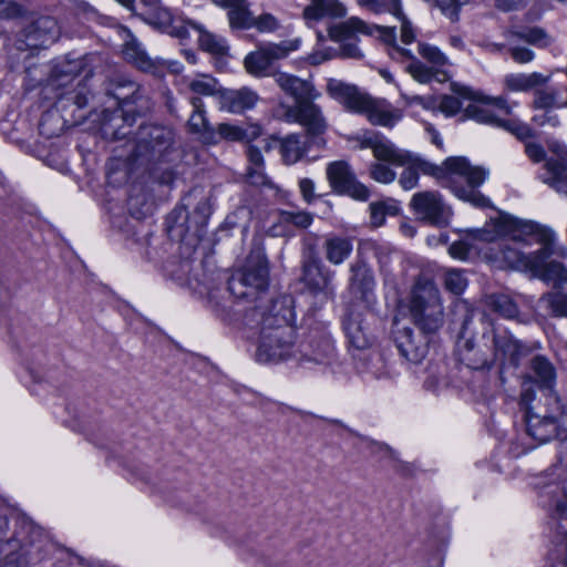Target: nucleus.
Returning <instances> with one entry per match:
<instances>
[{
    "instance_id": "3c124183",
    "label": "nucleus",
    "mask_w": 567,
    "mask_h": 567,
    "mask_svg": "<svg viewBox=\"0 0 567 567\" xmlns=\"http://www.w3.org/2000/svg\"><path fill=\"white\" fill-rule=\"evenodd\" d=\"M193 106V113L188 120L190 131L195 133H203L209 131V124L206 118L205 105L200 97L193 96L189 100Z\"/></svg>"
},
{
    "instance_id": "6e6552de",
    "label": "nucleus",
    "mask_w": 567,
    "mask_h": 567,
    "mask_svg": "<svg viewBox=\"0 0 567 567\" xmlns=\"http://www.w3.org/2000/svg\"><path fill=\"white\" fill-rule=\"evenodd\" d=\"M556 384V369L544 355H536L530 360L529 372L522 382L520 403H530L538 398L557 395L554 388Z\"/></svg>"
},
{
    "instance_id": "13d9d810",
    "label": "nucleus",
    "mask_w": 567,
    "mask_h": 567,
    "mask_svg": "<svg viewBox=\"0 0 567 567\" xmlns=\"http://www.w3.org/2000/svg\"><path fill=\"white\" fill-rule=\"evenodd\" d=\"M370 177L381 184H391L396 178V173L383 162H375L370 165Z\"/></svg>"
},
{
    "instance_id": "4be33fe9",
    "label": "nucleus",
    "mask_w": 567,
    "mask_h": 567,
    "mask_svg": "<svg viewBox=\"0 0 567 567\" xmlns=\"http://www.w3.org/2000/svg\"><path fill=\"white\" fill-rule=\"evenodd\" d=\"M555 153L557 157L545 162L539 173V179L557 194L567 198V147L558 146Z\"/></svg>"
},
{
    "instance_id": "37998d69",
    "label": "nucleus",
    "mask_w": 567,
    "mask_h": 567,
    "mask_svg": "<svg viewBox=\"0 0 567 567\" xmlns=\"http://www.w3.org/2000/svg\"><path fill=\"white\" fill-rule=\"evenodd\" d=\"M498 258V256H496ZM501 259H503L508 267L524 270V271H530V268L538 267V261H534V252L530 254H524L516 248H512L508 246H505L501 250Z\"/></svg>"
},
{
    "instance_id": "393cba45",
    "label": "nucleus",
    "mask_w": 567,
    "mask_h": 567,
    "mask_svg": "<svg viewBox=\"0 0 567 567\" xmlns=\"http://www.w3.org/2000/svg\"><path fill=\"white\" fill-rule=\"evenodd\" d=\"M551 476V473L540 475L534 485L545 505L555 507L560 515L567 517V480L560 484Z\"/></svg>"
},
{
    "instance_id": "20e7f679",
    "label": "nucleus",
    "mask_w": 567,
    "mask_h": 567,
    "mask_svg": "<svg viewBox=\"0 0 567 567\" xmlns=\"http://www.w3.org/2000/svg\"><path fill=\"white\" fill-rule=\"evenodd\" d=\"M331 39L336 41H344L352 39L358 34L374 35L377 34L385 43L391 44L389 54L393 59L406 58L411 62L406 65L405 70L411 76L420 83H429L435 76V69L433 66H426L420 60L415 59L411 51L408 49L400 48L395 44V31L394 28L370 25L363 20L351 17L329 29Z\"/></svg>"
},
{
    "instance_id": "4d7b16f0",
    "label": "nucleus",
    "mask_w": 567,
    "mask_h": 567,
    "mask_svg": "<svg viewBox=\"0 0 567 567\" xmlns=\"http://www.w3.org/2000/svg\"><path fill=\"white\" fill-rule=\"evenodd\" d=\"M471 251H481V247L472 243L466 233L461 240L454 241L449 248L450 255L461 260L466 259Z\"/></svg>"
},
{
    "instance_id": "72a5a7b5",
    "label": "nucleus",
    "mask_w": 567,
    "mask_h": 567,
    "mask_svg": "<svg viewBox=\"0 0 567 567\" xmlns=\"http://www.w3.org/2000/svg\"><path fill=\"white\" fill-rule=\"evenodd\" d=\"M353 245L350 238L337 235L327 236L323 243L326 258L332 265L343 264L351 255Z\"/></svg>"
},
{
    "instance_id": "0e129e2a",
    "label": "nucleus",
    "mask_w": 567,
    "mask_h": 567,
    "mask_svg": "<svg viewBox=\"0 0 567 567\" xmlns=\"http://www.w3.org/2000/svg\"><path fill=\"white\" fill-rule=\"evenodd\" d=\"M27 14V9L13 0H0V18L17 19Z\"/></svg>"
},
{
    "instance_id": "7c9ffc66",
    "label": "nucleus",
    "mask_w": 567,
    "mask_h": 567,
    "mask_svg": "<svg viewBox=\"0 0 567 567\" xmlns=\"http://www.w3.org/2000/svg\"><path fill=\"white\" fill-rule=\"evenodd\" d=\"M443 306L441 300H431L429 307L419 313H411L415 326L425 333H435L443 324Z\"/></svg>"
},
{
    "instance_id": "7ed1b4c3",
    "label": "nucleus",
    "mask_w": 567,
    "mask_h": 567,
    "mask_svg": "<svg viewBox=\"0 0 567 567\" xmlns=\"http://www.w3.org/2000/svg\"><path fill=\"white\" fill-rule=\"evenodd\" d=\"M328 94L352 113L364 115L373 125L392 127L401 118V110L385 99L373 97L355 85L330 79L327 83Z\"/></svg>"
},
{
    "instance_id": "603ef678",
    "label": "nucleus",
    "mask_w": 567,
    "mask_h": 567,
    "mask_svg": "<svg viewBox=\"0 0 567 567\" xmlns=\"http://www.w3.org/2000/svg\"><path fill=\"white\" fill-rule=\"evenodd\" d=\"M417 51L435 70L450 64L449 58L435 45L420 42Z\"/></svg>"
},
{
    "instance_id": "2eb2a0df",
    "label": "nucleus",
    "mask_w": 567,
    "mask_h": 567,
    "mask_svg": "<svg viewBox=\"0 0 567 567\" xmlns=\"http://www.w3.org/2000/svg\"><path fill=\"white\" fill-rule=\"evenodd\" d=\"M61 34L58 21L50 16H41L25 27L19 35L18 48L43 49L54 43Z\"/></svg>"
},
{
    "instance_id": "f257e3e1",
    "label": "nucleus",
    "mask_w": 567,
    "mask_h": 567,
    "mask_svg": "<svg viewBox=\"0 0 567 567\" xmlns=\"http://www.w3.org/2000/svg\"><path fill=\"white\" fill-rule=\"evenodd\" d=\"M290 312L282 300H274L269 306L258 305L246 312L245 326L258 332L256 359L259 362L276 363L296 355Z\"/></svg>"
},
{
    "instance_id": "6e6d98bb",
    "label": "nucleus",
    "mask_w": 567,
    "mask_h": 567,
    "mask_svg": "<svg viewBox=\"0 0 567 567\" xmlns=\"http://www.w3.org/2000/svg\"><path fill=\"white\" fill-rule=\"evenodd\" d=\"M360 7L374 13H398L400 0H357Z\"/></svg>"
},
{
    "instance_id": "aec40b11",
    "label": "nucleus",
    "mask_w": 567,
    "mask_h": 567,
    "mask_svg": "<svg viewBox=\"0 0 567 567\" xmlns=\"http://www.w3.org/2000/svg\"><path fill=\"white\" fill-rule=\"evenodd\" d=\"M334 354L332 340L328 336L310 337L296 349L293 359L303 367L326 365L331 362Z\"/></svg>"
},
{
    "instance_id": "c03bdc74",
    "label": "nucleus",
    "mask_w": 567,
    "mask_h": 567,
    "mask_svg": "<svg viewBox=\"0 0 567 567\" xmlns=\"http://www.w3.org/2000/svg\"><path fill=\"white\" fill-rule=\"evenodd\" d=\"M563 97L554 87H537L534 90L532 106L535 110L564 109Z\"/></svg>"
},
{
    "instance_id": "79ce46f5",
    "label": "nucleus",
    "mask_w": 567,
    "mask_h": 567,
    "mask_svg": "<svg viewBox=\"0 0 567 567\" xmlns=\"http://www.w3.org/2000/svg\"><path fill=\"white\" fill-rule=\"evenodd\" d=\"M484 305L487 309L499 313L506 319H516L518 317V307L515 301L507 295H487L484 298Z\"/></svg>"
},
{
    "instance_id": "864d4df0",
    "label": "nucleus",
    "mask_w": 567,
    "mask_h": 567,
    "mask_svg": "<svg viewBox=\"0 0 567 567\" xmlns=\"http://www.w3.org/2000/svg\"><path fill=\"white\" fill-rule=\"evenodd\" d=\"M540 302L545 305L547 309L555 317H566L567 318V295L561 291H554L545 293L540 298Z\"/></svg>"
},
{
    "instance_id": "1a4fd4ad",
    "label": "nucleus",
    "mask_w": 567,
    "mask_h": 567,
    "mask_svg": "<svg viewBox=\"0 0 567 567\" xmlns=\"http://www.w3.org/2000/svg\"><path fill=\"white\" fill-rule=\"evenodd\" d=\"M172 215L175 217L176 224L179 219H184L185 225L181 224L178 227H185V235H189L198 241L210 215L209 199L202 190L193 189L183 198L182 205Z\"/></svg>"
},
{
    "instance_id": "ddd939ff",
    "label": "nucleus",
    "mask_w": 567,
    "mask_h": 567,
    "mask_svg": "<svg viewBox=\"0 0 567 567\" xmlns=\"http://www.w3.org/2000/svg\"><path fill=\"white\" fill-rule=\"evenodd\" d=\"M313 101L308 99L300 103H295L287 111V117L288 121L296 122L306 128L311 143L322 145L324 143L322 135L326 133L328 124L321 107Z\"/></svg>"
},
{
    "instance_id": "bb28decb",
    "label": "nucleus",
    "mask_w": 567,
    "mask_h": 567,
    "mask_svg": "<svg viewBox=\"0 0 567 567\" xmlns=\"http://www.w3.org/2000/svg\"><path fill=\"white\" fill-rule=\"evenodd\" d=\"M403 171L399 177V184L404 190H411L417 186L420 174L433 176L436 179V165L410 153L405 155V163L398 164Z\"/></svg>"
},
{
    "instance_id": "c85d7f7f",
    "label": "nucleus",
    "mask_w": 567,
    "mask_h": 567,
    "mask_svg": "<svg viewBox=\"0 0 567 567\" xmlns=\"http://www.w3.org/2000/svg\"><path fill=\"white\" fill-rule=\"evenodd\" d=\"M551 75L540 72L509 73L504 76L503 85L507 92H528L549 82Z\"/></svg>"
},
{
    "instance_id": "09e8293b",
    "label": "nucleus",
    "mask_w": 567,
    "mask_h": 567,
    "mask_svg": "<svg viewBox=\"0 0 567 567\" xmlns=\"http://www.w3.org/2000/svg\"><path fill=\"white\" fill-rule=\"evenodd\" d=\"M515 33L519 40L537 48H547L554 43V38L539 27L515 30Z\"/></svg>"
},
{
    "instance_id": "423d86ee",
    "label": "nucleus",
    "mask_w": 567,
    "mask_h": 567,
    "mask_svg": "<svg viewBox=\"0 0 567 567\" xmlns=\"http://www.w3.org/2000/svg\"><path fill=\"white\" fill-rule=\"evenodd\" d=\"M269 286V267L262 248H254L241 269L231 276L228 290L237 299L260 300Z\"/></svg>"
},
{
    "instance_id": "052dcab7",
    "label": "nucleus",
    "mask_w": 567,
    "mask_h": 567,
    "mask_svg": "<svg viewBox=\"0 0 567 567\" xmlns=\"http://www.w3.org/2000/svg\"><path fill=\"white\" fill-rule=\"evenodd\" d=\"M279 27V20L271 13H262L259 17H254L251 23V28H255L261 33L276 32Z\"/></svg>"
},
{
    "instance_id": "a19ab883",
    "label": "nucleus",
    "mask_w": 567,
    "mask_h": 567,
    "mask_svg": "<svg viewBox=\"0 0 567 567\" xmlns=\"http://www.w3.org/2000/svg\"><path fill=\"white\" fill-rule=\"evenodd\" d=\"M350 288L359 291L363 297L374 288L372 270L362 262H355L350 267Z\"/></svg>"
},
{
    "instance_id": "0eeeda50",
    "label": "nucleus",
    "mask_w": 567,
    "mask_h": 567,
    "mask_svg": "<svg viewBox=\"0 0 567 567\" xmlns=\"http://www.w3.org/2000/svg\"><path fill=\"white\" fill-rule=\"evenodd\" d=\"M472 243H475L483 249L482 244L496 241L503 236H511L518 240L523 235H536L542 241H550L554 238V231L542 225L515 218L511 215H499L491 219L483 228L466 230Z\"/></svg>"
},
{
    "instance_id": "b1692460",
    "label": "nucleus",
    "mask_w": 567,
    "mask_h": 567,
    "mask_svg": "<svg viewBox=\"0 0 567 567\" xmlns=\"http://www.w3.org/2000/svg\"><path fill=\"white\" fill-rule=\"evenodd\" d=\"M550 252L547 246L534 251V261H538L539 265L530 268V272L543 281L551 284L555 288H559L567 282V269L559 261H548Z\"/></svg>"
},
{
    "instance_id": "49530a36",
    "label": "nucleus",
    "mask_w": 567,
    "mask_h": 567,
    "mask_svg": "<svg viewBox=\"0 0 567 567\" xmlns=\"http://www.w3.org/2000/svg\"><path fill=\"white\" fill-rule=\"evenodd\" d=\"M302 39L296 37L292 39L282 40L280 42H268L264 44L266 48L271 62L284 60L291 53L298 51L301 48Z\"/></svg>"
},
{
    "instance_id": "338daca9",
    "label": "nucleus",
    "mask_w": 567,
    "mask_h": 567,
    "mask_svg": "<svg viewBox=\"0 0 567 567\" xmlns=\"http://www.w3.org/2000/svg\"><path fill=\"white\" fill-rule=\"evenodd\" d=\"M392 14L401 21V41L404 44L412 43L415 39V32H414V29L412 28L411 23L403 16L401 8L399 9L398 13H392Z\"/></svg>"
},
{
    "instance_id": "f03ea898",
    "label": "nucleus",
    "mask_w": 567,
    "mask_h": 567,
    "mask_svg": "<svg viewBox=\"0 0 567 567\" xmlns=\"http://www.w3.org/2000/svg\"><path fill=\"white\" fill-rule=\"evenodd\" d=\"M488 174L486 168L472 165L464 156H451L441 165H436L437 183L450 189L458 199L478 208L488 207L491 204L478 190Z\"/></svg>"
},
{
    "instance_id": "412c9836",
    "label": "nucleus",
    "mask_w": 567,
    "mask_h": 567,
    "mask_svg": "<svg viewBox=\"0 0 567 567\" xmlns=\"http://www.w3.org/2000/svg\"><path fill=\"white\" fill-rule=\"evenodd\" d=\"M334 271L324 267L317 258H308L302 264L301 281L313 295H322L326 298L334 296Z\"/></svg>"
},
{
    "instance_id": "a211bd4d",
    "label": "nucleus",
    "mask_w": 567,
    "mask_h": 567,
    "mask_svg": "<svg viewBox=\"0 0 567 567\" xmlns=\"http://www.w3.org/2000/svg\"><path fill=\"white\" fill-rule=\"evenodd\" d=\"M394 341L401 355L413 364L421 363L429 353V333L414 331L410 327L395 323Z\"/></svg>"
},
{
    "instance_id": "5701e85b",
    "label": "nucleus",
    "mask_w": 567,
    "mask_h": 567,
    "mask_svg": "<svg viewBox=\"0 0 567 567\" xmlns=\"http://www.w3.org/2000/svg\"><path fill=\"white\" fill-rule=\"evenodd\" d=\"M138 14L144 22L161 32L168 33L179 39H185L188 37L187 27L189 25L185 23L187 19H182L181 24H178V21L174 20L171 11L167 8L158 6L152 10H143Z\"/></svg>"
},
{
    "instance_id": "ea45409f",
    "label": "nucleus",
    "mask_w": 567,
    "mask_h": 567,
    "mask_svg": "<svg viewBox=\"0 0 567 567\" xmlns=\"http://www.w3.org/2000/svg\"><path fill=\"white\" fill-rule=\"evenodd\" d=\"M272 62L264 45L248 53L244 60L246 71L257 78L268 76Z\"/></svg>"
},
{
    "instance_id": "cd10ccee",
    "label": "nucleus",
    "mask_w": 567,
    "mask_h": 567,
    "mask_svg": "<svg viewBox=\"0 0 567 567\" xmlns=\"http://www.w3.org/2000/svg\"><path fill=\"white\" fill-rule=\"evenodd\" d=\"M275 81L282 91L295 99V103H300L308 99L316 100L320 96V93L310 81L302 80L296 75L280 72L275 74Z\"/></svg>"
},
{
    "instance_id": "8fccbe9b",
    "label": "nucleus",
    "mask_w": 567,
    "mask_h": 567,
    "mask_svg": "<svg viewBox=\"0 0 567 567\" xmlns=\"http://www.w3.org/2000/svg\"><path fill=\"white\" fill-rule=\"evenodd\" d=\"M252 19L254 16L246 0H241L239 6H233L228 9V20L231 28L250 29Z\"/></svg>"
},
{
    "instance_id": "f3484780",
    "label": "nucleus",
    "mask_w": 567,
    "mask_h": 567,
    "mask_svg": "<svg viewBox=\"0 0 567 567\" xmlns=\"http://www.w3.org/2000/svg\"><path fill=\"white\" fill-rule=\"evenodd\" d=\"M113 96L117 100L122 120L127 127L133 125L136 115L146 113L151 107L150 100L143 94L140 85L128 80L118 84Z\"/></svg>"
},
{
    "instance_id": "bf43d9fd",
    "label": "nucleus",
    "mask_w": 567,
    "mask_h": 567,
    "mask_svg": "<svg viewBox=\"0 0 567 567\" xmlns=\"http://www.w3.org/2000/svg\"><path fill=\"white\" fill-rule=\"evenodd\" d=\"M313 217L307 212H281L280 223L291 224L299 228H308L312 224Z\"/></svg>"
},
{
    "instance_id": "69168bd1",
    "label": "nucleus",
    "mask_w": 567,
    "mask_h": 567,
    "mask_svg": "<svg viewBox=\"0 0 567 567\" xmlns=\"http://www.w3.org/2000/svg\"><path fill=\"white\" fill-rule=\"evenodd\" d=\"M462 107V103L457 96L444 95L441 97L436 109L444 113L446 116L455 115Z\"/></svg>"
},
{
    "instance_id": "680f3d73",
    "label": "nucleus",
    "mask_w": 567,
    "mask_h": 567,
    "mask_svg": "<svg viewBox=\"0 0 567 567\" xmlns=\"http://www.w3.org/2000/svg\"><path fill=\"white\" fill-rule=\"evenodd\" d=\"M512 134H514L517 138L524 141L533 136L532 128L517 120H501L499 126Z\"/></svg>"
},
{
    "instance_id": "39448f33",
    "label": "nucleus",
    "mask_w": 567,
    "mask_h": 567,
    "mask_svg": "<svg viewBox=\"0 0 567 567\" xmlns=\"http://www.w3.org/2000/svg\"><path fill=\"white\" fill-rule=\"evenodd\" d=\"M520 404L525 408L526 432L538 444L567 437V412L558 395Z\"/></svg>"
},
{
    "instance_id": "f8f14e48",
    "label": "nucleus",
    "mask_w": 567,
    "mask_h": 567,
    "mask_svg": "<svg viewBox=\"0 0 567 567\" xmlns=\"http://www.w3.org/2000/svg\"><path fill=\"white\" fill-rule=\"evenodd\" d=\"M454 92L460 97L474 102L465 107V114L468 118H473L478 123L499 126L502 118L494 115L485 105H494L505 114H511L512 112V107L504 96H489L482 91H476L468 86L455 87Z\"/></svg>"
},
{
    "instance_id": "f704fd0d",
    "label": "nucleus",
    "mask_w": 567,
    "mask_h": 567,
    "mask_svg": "<svg viewBox=\"0 0 567 567\" xmlns=\"http://www.w3.org/2000/svg\"><path fill=\"white\" fill-rule=\"evenodd\" d=\"M343 329L349 342L357 349H364L371 343V336L359 313H350L343 320Z\"/></svg>"
},
{
    "instance_id": "9d476101",
    "label": "nucleus",
    "mask_w": 567,
    "mask_h": 567,
    "mask_svg": "<svg viewBox=\"0 0 567 567\" xmlns=\"http://www.w3.org/2000/svg\"><path fill=\"white\" fill-rule=\"evenodd\" d=\"M485 348L492 344L495 362L502 365L517 367L519 362L529 354L530 349L514 338L507 330H501L488 320L483 332Z\"/></svg>"
},
{
    "instance_id": "a878e982",
    "label": "nucleus",
    "mask_w": 567,
    "mask_h": 567,
    "mask_svg": "<svg viewBox=\"0 0 567 567\" xmlns=\"http://www.w3.org/2000/svg\"><path fill=\"white\" fill-rule=\"evenodd\" d=\"M259 101L257 92L249 87H240L238 90L223 89L219 94V106L229 113L240 114L247 110H251Z\"/></svg>"
},
{
    "instance_id": "473e14b6",
    "label": "nucleus",
    "mask_w": 567,
    "mask_h": 567,
    "mask_svg": "<svg viewBox=\"0 0 567 567\" xmlns=\"http://www.w3.org/2000/svg\"><path fill=\"white\" fill-rule=\"evenodd\" d=\"M346 8L337 0H312L303 10V19L308 25L326 17H343Z\"/></svg>"
},
{
    "instance_id": "5fc2aeb1",
    "label": "nucleus",
    "mask_w": 567,
    "mask_h": 567,
    "mask_svg": "<svg viewBox=\"0 0 567 567\" xmlns=\"http://www.w3.org/2000/svg\"><path fill=\"white\" fill-rule=\"evenodd\" d=\"M444 286L446 290L454 295H461L467 287V279L463 270L449 269L444 275Z\"/></svg>"
},
{
    "instance_id": "dca6fc26",
    "label": "nucleus",
    "mask_w": 567,
    "mask_h": 567,
    "mask_svg": "<svg viewBox=\"0 0 567 567\" xmlns=\"http://www.w3.org/2000/svg\"><path fill=\"white\" fill-rule=\"evenodd\" d=\"M327 179L331 188L338 194L349 195L358 200H367L370 192L365 185L360 183L350 165L344 161H336L328 164Z\"/></svg>"
},
{
    "instance_id": "de8ad7c7",
    "label": "nucleus",
    "mask_w": 567,
    "mask_h": 567,
    "mask_svg": "<svg viewBox=\"0 0 567 567\" xmlns=\"http://www.w3.org/2000/svg\"><path fill=\"white\" fill-rule=\"evenodd\" d=\"M505 40L507 41L508 51L511 53L512 59L519 64H526L532 62L535 59V53L528 48L520 47L517 44L518 37L515 33V30H507L504 32Z\"/></svg>"
},
{
    "instance_id": "4c0bfd02",
    "label": "nucleus",
    "mask_w": 567,
    "mask_h": 567,
    "mask_svg": "<svg viewBox=\"0 0 567 567\" xmlns=\"http://www.w3.org/2000/svg\"><path fill=\"white\" fill-rule=\"evenodd\" d=\"M216 133L221 140L230 142H249L257 138L261 134V130L258 125L243 127L235 124L220 123L217 126Z\"/></svg>"
},
{
    "instance_id": "c756f323",
    "label": "nucleus",
    "mask_w": 567,
    "mask_h": 567,
    "mask_svg": "<svg viewBox=\"0 0 567 567\" xmlns=\"http://www.w3.org/2000/svg\"><path fill=\"white\" fill-rule=\"evenodd\" d=\"M121 37L124 40L123 55L133 63L136 68L148 71L154 66L152 59L147 55L141 43L126 28H121Z\"/></svg>"
},
{
    "instance_id": "6ab92c4d",
    "label": "nucleus",
    "mask_w": 567,
    "mask_h": 567,
    "mask_svg": "<svg viewBox=\"0 0 567 567\" xmlns=\"http://www.w3.org/2000/svg\"><path fill=\"white\" fill-rule=\"evenodd\" d=\"M468 319H465L461 338L457 341V355L462 363L473 370L489 369L495 363L492 344L485 348L484 340L475 344L471 339L465 338Z\"/></svg>"
},
{
    "instance_id": "a18cd8bd",
    "label": "nucleus",
    "mask_w": 567,
    "mask_h": 567,
    "mask_svg": "<svg viewBox=\"0 0 567 567\" xmlns=\"http://www.w3.org/2000/svg\"><path fill=\"white\" fill-rule=\"evenodd\" d=\"M372 152L378 162L389 163L395 166L398 164H404L405 155L408 154L395 148L394 145L389 141H383L379 138H377Z\"/></svg>"
},
{
    "instance_id": "58836bf2",
    "label": "nucleus",
    "mask_w": 567,
    "mask_h": 567,
    "mask_svg": "<svg viewBox=\"0 0 567 567\" xmlns=\"http://www.w3.org/2000/svg\"><path fill=\"white\" fill-rule=\"evenodd\" d=\"M186 83L189 91L198 97L216 96L219 101V94L223 91V87L214 76L205 73H198L194 76H188L186 79Z\"/></svg>"
},
{
    "instance_id": "e433bc0d",
    "label": "nucleus",
    "mask_w": 567,
    "mask_h": 567,
    "mask_svg": "<svg viewBox=\"0 0 567 567\" xmlns=\"http://www.w3.org/2000/svg\"><path fill=\"white\" fill-rule=\"evenodd\" d=\"M308 151L306 141L301 135L289 134L279 140V152L282 161L287 165L299 162Z\"/></svg>"
},
{
    "instance_id": "9b49d317",
    "label": "nucleus",
    "mask_w": 567,
    "mask_h": 567,
    "mask_svg": "<svg viewBox=\"0 0 567 567\" xmlns=\"http://www.w3.org/2000/svg\"><path fill=\"white\" fill-rule=\"evenodd\" d=\"M409 207L420 221L435 226L449 224L453 210L437 190H422L412 195Z\"/></svg>"
},
{
    "instance_id": "774afa93",
    "label": "nucleus",
    "mask_w": 567,
    "mask_h": 567,
    "mask_svg": "<svg viewBox=\"0 0 567 567\" xmlns=\"http://www.w3.org/2000/svg\"><path fill=\"white\" fill-rule=\"evenodd\" d=\"M377 134L372 132H364L362 134H358L351 137V141L355 142V147L358 148H371L373 151L374 144L377 142Z\"/></svg>"
},
{
    "instance_id": "e2e57ef3",
    "label": "nucleus",
    "mask_w": 567,
    "mask_h": 567,
    "mask_svg": "<svg viewBox=\"0 0 567 567\" xmlns=\"http://www.w3.org/2000/svg\"><path fill=\"white\" fill-rule=\"evenodd\" d=\"M470 0H439V9L452 22L460 19L461 8L467 4Z\"/></svg>"
},
{
    "instance_id": "4468645a",
    "label": "nucleus",
    "mask_w": 567,
    "mask_h": 567,
    "mask_svg": "<svg viewBox=\"0 0 567 567\" xmlns=\"http://www.w3.org/2000/svg\"><path fill=\"white\" fill-rule=\"evenodd\" d=\"M172 130L159 125H141L133 159L161 157L172 145Z\"/></svg>"
},
{
    "instance_id": "c9c22d12",
    "label": "nucleus",
    "mask_w": 567,
    "mask_h": 567,
    "mask_svg": "<svg viewBox=\"0 0 567 567\" xmlns=\"http://www.w3.org/2000/svg\"><path fill=\"white\" fill-rule=\"evenodd\" d=\"M185 23L198 31V43L202 50L210 53L212 55L221 56L227 54L229 48L224 38L208 32L202 24L194 20H186Z\"/></svg>"
},
{
    "instance_id": "2f4dec72",
    "label": "nucleus",
    "mask_w": 567,
    "mask_h": 567,
    "mask_svg": "<svg viewBox=\"0 0 567 567\" xmlns=\"http://www.w3.org/2000/svg\"><path fill=\"white\" fill-rule=\"evenodd\" d=\"M441 300L440 291L435 284L427 279H419L412 290L410 299V315L425 310L431 300Z\"/></svg>"
}]
</instances>
